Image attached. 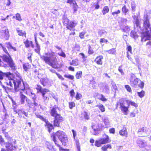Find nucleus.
<instances>
[{
	"label": "nucleus",
	"mask_w": 151,
	"mask_h": 151,
	"mask_svg": "<svg viewBox=\"0 0 151 151\" xmlns=\"http://www.w3.org/2000/svg\"><path fill=\"white\" fill-rule=\"evenodd\" d=\"M137 93L139 97L141 98L144 96L145 92L142 90L140 92H138Z\"/></svg>",
	"instance_id": "obj_41"
},
{
	"label": "nucleus",
	"mask_w": 151,
	"mask_h": 151,
	"mask_svg": "<svg viewBox=\"0 0 151 151\" xmlns=\"http://www.w3.org/2000/svg\"><path fill=\"white\" fill-rule=\"evenodd\" d=\"M111 83L113 88L114 90L115 91H116L117 89V87L116 84L113 80L111 81Z\"/></svg>",
	"instance_id": "obj_38"
},
{
	"label": "nucleus",
	"mask_w": 151,
	"mask_h": 151,
	"mask_svg": "<svg viewBox=\"0 0 151 151\" xmlns=\"http://www.w3.org/2000/svg\"><path fill=\"white\" fill-rule=\"evenodd\" d=\"M119 133L122 136H127V132L126 128L125 127H123L122 129L120 131Z\"/></svg>",
	"instance_id": "obj_26"
},
{
	"label": "nucleus",
	"mask_w": 151,
	"mask_h": 151,
	"mask_svg": "<svg viewBox=\"0 0 151 151\" xmlns=\"http://www.w3.org/2000/svg\"><path fill=\"white\" fill-rule=\"evenodd\" d=\"M75 106V104L73 102L69 103V107L70 109H72L73 107Z\"/></svg>",
	"instance_id": "obj_53"
},
{
	"label": "nucleus",
	"mask_w": 151,
	"mask_h": 151,
	"mask_svg": "<svg viewBox=\"0 0 151 151\" xmlns=\"http://www.w3.org/2000/svg\"><path fill=\"white\" fill-rule=\"evenodd\" d=\"M125 87L128 91L130 93L132 92V91L131 88L129 85H125Z\"/></svg>",
	"instance_id": "obj_47"
},
{
	"label": "nucleus",
	"mask_w": 151,
	"mask_h": 151,
	"mask_svg": "<svg viewBox=\"0 0 151 151\" xmlns=\"http://www.w3.org/2000/svg\"><path fill=\"white\" fill-rule=\"evenodd\" d=\"M129 10L126 7L125 5H124L122 8V13L125 15H126L127 13L129 12Z\"/></svg>",
	"instance_id": "obj_32"
},
{
	"label": "nucleus",
	"mask_w": 151,
	"mask_h": 151,
	"mask_svg": "<svg viewBox=\"0 0 151 151\" xmlns=\"http://www.w3.org/2000/svg\"><path fill=\"white\" fill-rule=\"evenodd\" d=\"M70 64L74 66H77L78 65V60L76 59L72 60V62L70 63Z\"/></svg>",
	"instance_id": "obj_33"
},
{
	"label": "nucleus",
	"mask_w": 151,
	"mask_h": 151,
	"mask_svg": "<svg viewBox=\"0 0 151 151\" xmlns=\"http://www.w3.org/2000/svg\"><path fill=\"white\" fill-rule=\"evenodd\" d=\"M64 76L65 77L71 80H73L74 78L73 76L70 74H65L64 75Z\"/></svg>",
	"instance_id": "obj_45"
},
{
	"label": "nucleus",
	"mask_w": 151,
	"mask_h": 151,
	"mask_svg": "<svg viewBox=\"0 0 151 151\" xmlns=\"http://www.w3.org/2000/svg\"><path fill=\"white\" fill-rule=\"evenodd\" d=\"M106 51L109 54H115L116 52V50L114 48H112L109 50H107Z\"/></svg>",
	"instance_id": "obj_40"
},
{
	"label": "nucleus",
	"mask_w": 151,
	"mask_h": 151,
	"mask_svg": "<svg viewBox=\"0 0 151 151\" xmlns=\"http://www.w3.org/2000/svg\"><path fill=\"white\" fill-rule=\"evenodd\" d=\"M117 104L120 106L121 111L124 113L125 115L127 114V111L130 105L133 106L135 107L138 106L137 104L134 102L128 100H125L124 99H120Z\"/></svg>",
	"instance_id": "obj_4"
},
{
	"label": "nucleus",
	"mask_w": 151,
	"mask_h": 151,
	"mask_svg": "<svg viewBox=\"0 0 151 151\" xmlns=\"http://www.w3.org/2000/svg\"><path fill=\"white\" fill-rule=\"evenodd\" d=\"M11 75V73L10 72L3 73L0 70V80H2L3 79L4 77H8Z\"/></svg>",
	"instance_id": "obj_22"
},
{
	"label": "nucleus",
	"mask_w": 151,
	"mask_h": 151,
	"mask_svg": "<svg viewBox=\"0 0 151 151\" xmlns=\"http://www.w3.org/2000/svg\"><path fill=\"white\" fill-rule=\"evenodd\" d=\"M1 36L2 38L6 40L8 39L9 35L8 29L4 28L3 29L1 30Z\"/></svg>",
	"instance_id": "obj_14"
},
{
	"label": "nucleus",
	"mask_w": 151,
	"mask_h": 151,
	"mask_svg": "<svg viewBox=\"0 0 151 151\" xmlns=\"http://www.w3.org/2000/svg\"><path fill=\"white\" fill-rule=\"evenodd\" d=\"M24 43L26 47L27 48H28L30 46H31L32 48H34V45L32 41H29L27 40L24 42Z\"/></svg>",
	"instance_id": "obj_21"
},
{
	"label": "nucleus",
	"mask_w": 151,
	"mask_h": 151,
	"mask_svg": "<svg viewBox=\"0 0 151 151\" xmlns=\"http://www.w3.org/2000/svg\"><path fill=\"white\" fill-rule=\"evenodd\" d=\"M40 81L43 86H45L47 83H48V80L47 78H41L40 80Z\"/></svg>",
	"instance_id": "obj_29"
},
{
	"label": "nucleus",
	"mask_w": 151,
	"mask_h": 151,
	"mask_svg": "<svg viewBox=\"0 0 151 151\" xmlns=\"http://www.w3.org/2000/svg\"><path fill=\"white\" fill-rule=\"evenodd\" d=\"M137 142L138 145L140 147H144L147 145L146 142L141 139H138Z\"/></svg>",
	"instance_id": "obj_18"
},
{
	"label": "nucleus",
	"mask_w": 151,
	"mask_h": 151,
	"mask_svg": "<svg viewBox=\"0 0 151 151\" xmlns=\"http://www.w3.org/2000/svg\"><path fill=\"white\" fill-rule=\"evenodd\" d=\"M101 97L100 98V99L103 101H107V99L105 98V97L104 96V95L102 94H101Z\"/></svg>",
	"instance_id": "obj_62"
},
{
	"label": "nucleus",
	"mask_w": 151,
	"mask_h": 151,
	"mask_svg": "<svg viewBox=\"0 0 151 151\" xmlns=\"http://www.w3.org/2000/svg\"><path fill=\"white\" fill-rule=\"evenodd\" d=\"M130 36L135 39L138 37V35L136 32L134 31H132L130 33Z\"/></svg>",
	"instance_id": "obj_28"
},
{
	"label": "nucleus",
	"mask_w": 151,
	"mask_h": 151,
	"mask_svg": "<svg viewBox=\"0 0 151 151\" xmlns=\"http://www.w3.org/2000/svg\"><path fill=\"white\" fill-rule=\"evenodd\" d=\"M12 83L14 84L15 90L16 91H19V90L24 91L25 89V86L27 85L26 83H25L23 82L21 83V81L19 80H9L6 83L7 85L11 87H13Z\"/></svg>",
	"instance_id": "obj_5"
},
{
	"label": "nucleus",
	"mask_w": 151,
	"mask_h": 151,
	"mask_svg": "<svg viewBox=\"0 0 151 151\" xmlns=\"http://www.w3.org/2000/svg\"><path fill=\"white\" fill-rule=\"evenodd\" d=\"M109 11V9L108 6H105L102 11L103 15H104L108 13Z\"/></svg>",
	"instance_id": "obj_31"
},
{
	"label": "nucleus",
	"mask_w": 151,
	"mask_h": 151,
	"mask_svg": "<svg viewBox=\"0 0 151 151\" xmlns=\"http://www.w3.org/2000/svg\"><path fill=\"white\" fill-rule=\"evenodd\" d=\"M99 3L96 2V3H94L95 8L96 9H97L99 8L100 6L99 5Z\"/></svg>",
	"instance_id": "obj_60"
},
{
	"label": "nucleus",
	"mask_w": 151,
	"mask_h": 151,
	"mask_svg": "<svg viewBox=\"0 0 151 151\" xmlns=\"http://www.w3.org/2000/svg\"><path fill=\"white\" fill-rule=\"evenodd\" d=\"M110 142L108 135L105 134L104 138H102L98 140H96L95 142V145L97 147H99L101 144H105L106 143Z\"/></svg>",
	"instance_id": "obj_11"
},
{
	"label": "nucleus",
	"mask_w": 151,
	"mask_h": 151,
	"mask_svg": "<svg viewBox=\"0 0 151 151\" xmlns=\"http://www.w3.org/2000/svg\"><path fill=\"white\" fill-rule=\"evenodd\" d=\"M54 117V126L58 127L60 126V123L63 122L64 119L60 114H58Z\"/></svg>",
	"instance_id": "obj_12"
},
{
	"label": "nucleus",
	"mask_w": 151,
	"mask_h": 151,
	"mask_svg": "<svg viewBox=\"0 0 151 151\" xmlns=\"http://www.w3.org/2000/svg\"><path fill=\"white\" fill-rule=\"evenodd\" d=\"M67 3H69L71 6H72L73 9V13L74 14L77 11L78 6L74 0H67Z\"/></svg>",
	"instance_id": "obj_16"
},
{
	"label": "nucleus",
	"mask_w": 151,
	"mask_h": 151,
	"mask_svg": "<svg viewBox=\"0 0 151 151\" xmlns=\"http://www.w3.org/2000/svg\"><path fill=\"white\" fill-rule=\"evenodd\" d=\"M18 34L19 36H25L26 33L24 31H23L21 30L17 29V30Z\"/></svg>",
	"instance_id": "obj_35"
},
{
	"label": "nucleus",
	"mask_w": 151,
	"mask_h": 151,
	"mask_svg": "<svg viewBox=\"0 0 151 151\" xmlns=\"http://www.w3.org/2000/svg\"><path fill=\"white\" fill-rule=\"evenodd\" d=\"M149 134L150 132L148 128L146 127L139 128L137 132V134L139 135V136L141 137L145 135V133Z\"/></svg>",
	"instance_id": "obj_13"
},
{
	"label": "nucleus",
	"mask_w": 151,
	"mask_h": 151,
	"mask_svg": "<svg viewBox=\"0 0 151 151\" xmlns=\"http://www.w3.org/2000/svg\"><path fill=\"white\" fill-rule=\"evenodd\" d=\"M63 23L64 26L68 29L72 30L77 25L78 22L75 21H70L69 19L65 16L63 18Z\"/></svg>",
	"instance_id": "obj_8"
},
{
	"label": "nucleus",
	"mask_w": 151,
	"mask_h": 151,
	"mask_svg": "<svg viewBox=\"0 0 151 151\" xmlns=\"http://www.w3.org/2000/svg\"><path fill=\"white\" fill-rule=\"evenodd\" d=\"M30 96L31 98H32V100H35V99H36L37 97L35 93H32V92H31Z\"/></svg>",
	"instance_id": "obj_55"
},
{
	"label": "nucleus",
	"mask_w": 151,
	"mask_h": 151,
	"mask_svg": "<svg viewBox=\"0 0 151 151\" xmlns=\"http://www.w3.org/2000/svg\"><path fill=\"white\" fill-rule=\"evenodd\" d=\"M70 96L72 97H73L75 94V93L73 89L70 92Z\"/></svg>",
	"instance_id": "obj_58"
},
{
	"label": "nucleus",
	"mask_w": 151,
	"mask_h": 151,
	"mask_svg": "<svg viewBox=\"0 0 151 151\" xmlns=\"http://www.w3.org/2000/svg\"><path fill=\"white\" fill-rule=\"evenodd\" d=\"M121 21L122 23V25H124V26H125V25L126 24L127 22V20L126 19L121 18Z\"/></svg>",
	"instance_id": "obj_42"
},
{
	"label": "nucleus",
	"mask_w": 151,
	"mask_h": 151,
	"mask_svg": "<svg viewBox=\"0 0 151 151\" xmlns=\"http://www.w3.org/2000/svg\"><path fill=\"white\" fill-rule=\"evenodd\" d=\"M91 47L90 45H89V47H88V53L89 54H92L93 53V50L91 49Z\"/></svg>",
	"instance_id": "obj_64"
},
{
	"label": "nucleus",
	"mask_w": 151,
	"mask_h": 151,
	"mask_svg": "<svg viewBox=\"0 0 151 151\" xmlns=\"http://www.w3.org/2000/svg\"><path fill=\"white\" fill-rule=\"evenodd\" d=\"M82 95L80 93H77L76 96V99L77 100H79L82 97Z\"/></svg>",
	"instance_id": "obj_52"
},
{
	"label": "nucleus",
	"mask_w": 151,
	"mask_h": 151,
	"mask_svg": "<svg viewBox=\"0 0 151 151\" xmlns=\"http://www.w3.org/2000/svg\"><path fill=\"white\" fill-rule=\"evenodd\" d=\"M16 19L17 20L19 21L22 20L21 18L20 14L18 13H17L16 15Z\"/></svg>",
	"instance_id": "obj_46"
},
{
	"label": "nucleus",
	"mask_w": 151,
	"mask_h": 151,
	"mask_svg": "<svg viewBox=\"0 0 151 151\" xmlns=\"http://www.w3.org/2000/svg\"><path fill=\"white\" fill-rule=\"evenodd\" d=\"M30 67L29 64L28 63H24L23 65V69L25 71H27L28 69L30 68Z\"/></svg>",
	"instance_id": "obj_34"
},
{
	"label": "nucleus",
	"mask_w": 151,
	"mask_h": 151,
	"mask_svg": "<svg viewBox=\"0 0 151 151\" xmlns=\"http://www.w3.org/2000/svg\"><path fill=\"white\" fill-rule=\"evenodd\" d=\"M92 128L93 129V130L94 131V132H93V134L96 135H98V133L96 132V131L97 130V129L94 128V126H92Z\"/></svg>",
	"instance_id": "obj_57"
},
{
	"label": "nucleus",
	"mask_w": 151,
	"mask_h": 151,
	"mask_svg": "<svg viewBox=\"0 0 151 151\" xmlns=\"http://www.w3.org/2000/svg\"><path fill=\"white\" fill-rule=\"evenodd\" d=\"M82 72L81 71H78L76 74V76L77 78L79 79L81 77Z\"/></svg>",
	"instance_id": "obj_44"
},
{
	"label": "nucleus",
	"mask_w": 151,
	"mask_h": 151,
	"mask_svg": "<svg viewBox=\"0 0 151 151\" xmlns=\"http://www.w3.org/2000/svg\"><path fill=\"white\" fill-rule=\"evenodd\" d=\"M129 80L131 86L134 88H136L137 87H139L141 88H144V83L141 81V80L139 78H136L133 74L131 73V74Z\"/></svg>",
	"instance_id": "obj_7"
},
{
	"label": "nucleus",
	"mask_w": 151,
	"mask_h": 151,
	"mask_svg": "<svg viewBox=\"0 0 151 151\" xmlns=\"http://www.w3.org/2000/svg\"><path fill=\"white\" fill-rule=\"evenodd\" d=\"M20 98L21 104H24L25 103V101H27L28 98L26 96L22 94L21 92H20Z\"/></svg>",
	"instance_id": "obj_24"
},
{
	"label": "nucleus",
	"mask_w": 151,
	"mask_h": 151,
	"mask_svg": "<svg viewBox=\"0 0 151 151\" xmlns=\"http://www.w3.org/2000/svg\"><path fill=\"white\" fill-rule=\"evenodd\" d=\"M36 116L37 118H40L41 120L44 121L45 122L47 121L46 120H47L46 119L44 118L42 116H41L40 115H36Z\"/></svg>",
	"instance_id": "obj_48"
},
{
	"label": "nucleus",
	"mask_w": 151,
	"mask_h": 151,
	"mask_svg": "<svg viewBox=\"0 0 151 151\" xmlns=\"http://www.w3.org/2000/svg\"><path fill=\"white\" fill-rule=\"evenodd\" d=\"M5 45V46L7 47L9 50L11 51L12 50H13L14 51H16V47L13 46L12 44L9 42L6 43Z\"/></svg>",
	"instance_id": "obj_20"
},
{
	"label": "nucleus",
	"mask_w": 151,
	"mask_h": 151,
	"mask_svg": "<svg viewBox=\"0 0 151 151\" xmlns=\"http://www.w3.org/2000/svg\"><path fill=\"white\" fill-rule=\"evenodd\" d=\"M100 89L104 93H109V87L108 85L107 84L105 85L103 87L101 88Z\"/></svg>",
	"instance_id": "obj_23"
},
{
	"label": "nucleus",
	"mask_w": 151,
	"mask_h": 151,
	"mask_svg": "<svg viewBox=\"0 0 151 151\" xmlns=\"http://www.w3.org/2000/svg\"><path fill=\"white\" fill-rule=\"evenodd\" d=\"M84 118L87 120L89 119V116L86 112H84Z\"/></svg>",
	"instance_id": "obj_51"
},
{
	"label": "nucleus",
	"mask_w": 151,
	"mask_h": 151,
	"mask_svg": "<svg viewBox=\"0 0 151 151\" xmlns=\"http://www.w3.org/2000/svg\"><path fill=\"white\" fill-rule=\"evenodd\" d=\"M104 122L106 126H108V125L109 124V122L108 118L107 117H105L104 118Z\"/></svg>",
	"instance_id": "obj_43"
},
{
	"label": "nucleus",
	"mask_w": 151,
	"mask_h": 151,
	"mask_svg": "<svg viewBox=\"0 0 151 151\" xmlns=\"http://www.w3.org/2000/svg\"><path fill=\"white\" fill-rule=\"evenodd\" d=\"M36 88L38 91L42 93L43 99L44 101H48L49 100V97L50 95V94L48 93L49 92V90L46 88L42 89V87L39 85H37Z\"/></svg>",
	"instance_id": "obj_10"
},
{
	"label": "nucleus",
	"mask_w": 151,
	"mask_h": 151,
	"mask_svg": "<svg viewBox=\"0 0 151 151\" xmlns=\"http://www.w3.org/2000/svg\"><path fill=\"white\" fill-rule=\"evenodd\" d=\"M40 58L43 60L46 63L51 66L54 68H57L58 66L56 64L57 60L55 56L53 54H50L49 57L45 55H40Z\"/></svg>",
	"instance_id": "obj_6"
},
{
	"label": "nucleus",
	"mask_w": 151,
	"mask_h": 151,
	"mask_svg": "<svg viewBox=\"0 0 151 151\" xmlns=\"http://www.w3.org/2000/svg\"><path fill=\"white\" fill-rule=\"evenodd\" d=\"M26 102L27 104V106L29 108H32V106H33L32 102L29 99H27L26 101Z\"/></svg>",
	"instance_id": "obj_37"
},
{
	"label": "nucleus",
	"mask_w": 151,
	"mask_h": 151,
	"mask_svg": "<svg viewBox=\"0 0 151 151\" xmlns=\"http://www.w3.org/2000/svg\"><path fill=\"white\" fill-rule=\"evenodd\" d=\"M16 113H18V115L20 117H23L24 119L26 118L24 116L26 117H28V113L27 112L25 111L23 109H20L17 111H15Z\"/></svg>",
	"instance_id": "obj_15"
},
{
	"label": "nucleus",
	"mask_w": 151,
	"mask_h": 151,
	"mask_svg": "<svg viewBox=\"0 0 151 151\" xmlns=\"http://www.w3.org/2000/svg\"><path fill=\"white\" fill-rule=\"evenodd\" d=\"M47 147V149L49 150H52V149L53 148V146H52L50 144H48V145H46Z\"/></svg>",
	"instance_id": "obj_59"
},
{
	"label": "nucleus",
	"mask_w": 151,
	"mask_h": 151,
	"mask_svg": "<svg viewBox=\"0 0 151 151\" xmlns=\"http://www.w3.org/2000/svg\"><path fill=\"white\" fill-rule=\"evenodd\" d=\"M0 45L2 47L3 50L5 52L8 54V55H4L2 57H1V58L3 59V61L7 63L12 71H15L16 69V66L13 60L8 52L6 49L3 46V45L2 44L0 43ZM1 63H2V62L1 61V57H0V66L2 65Z\"/></svg>",
	"instance_id": "obj_3"
},
{
	"label": "nucleus",
	"mask_w": 151,
	"mask_h": 151,
	"mask_svg": "<svg viewBox=\"0 0 151 151\" xmlns=\"http://www.w3.org/2000/svg\"><path fill=\"white\" fill-rule=\"evenodd\" d=\"M121 11L120 10H118L117 11L112 12V14L113 16H116L117 17V15L120 13Z\"/></svg>",
	"instance_id": "obj_49"
},
{
	"label": "nucleus",
	"mask_w": 151,
	"mask_h": 151,
	"mask_svg": "<svg viewBox=\"0 0 151 151\" xmlns=\"http://www.w3.org/2000/svg\"><path fill=\"white\" fill-rule=\"evenodd\" d=\"M135 24L138 31L141 33V41L145 42L147 40H151V25L150 23L148 15H146L144 16L143 24L144 29L142 30L138 20H136Z\"/></svg>",
	"instance_id": "obj_1"
},
{
	"label": "nucleus",
	"mask_w": 151,
	"mask_h": 151,
	"mask_svg": "<svg viewBox=\"0 0 151 151\" xmlns=\"http://www.w3.org/2000/svg\"><path fill=\"white\" fill-rule=\"evenodd\" d=\"M40 46L39 44H36L35 48V52L38 53L39 55H40Z\"/></svg>",
	"instance_id": "obj_30"
},
{
	"label": "nucleus",
	"mask_w": 151,
	"mask_h": 151,
	"mask_svg": "<svg viewBox=\"0 0 151 151\" xmlns=\"http://www.w3.org/2000/svg\"><path fill=\"white\" fill-rule=\"evenodd\" d=\"M85 32H83L81 33H80L79 36L81 39H83L84 38V36L85 34Z\"/></svg>",
	"instance_id": "obj_54"
},
{
	"label": "nucleus",
	"mask_w": 151,
	"mask_h": 151,
	"mask_svg": "<svg viewBox=\"0 0 151 151\" xmlns=\"http://www.w3.org/2000/svg\"><path fill=\"white\" fill-rule=\"evenodd\" d=\"M136 5L135 2L132 1L131 2V7L132 11L134 12L135 11Z\"/></svg>",
	"instance_id": "obj_36"
},
{
	"label": "nucleus",
	"mask_w": 151,
	"mask_h": 151,
	"mask_svg": "<svg viewBox=\"0 0 151 151\" xmlns=\"http://www.w3.org/2000/svg\"><path fill=\"white\" fill-rule=\"evenodd\" d=\"M8 142H6V145L5 146L8 151H15L16 147L15 146L16 140L14 139H12L10 137L7 138Z\"/></svg>",
	"instance_id": "obj_9"
},
{
	"label": "nucleus",
	"mask_w": 151,
	"mask_h": 151,
	"mask_svg": "<svg viewBox=\"0 0 151 151\" xmlns=\"http://www.w3.org/2000/svg\"><path fill=\"white\" fill-rule=\"evenodd\" d=\"M47 121L45 122L46 124V126H47V128L48 129V131L49 132H50V131L53 129V127L52 125L47 120H46Z\"/></svg>",
	"instance_id": "obj_25"
},
{
	"label": "nucleus",
	"mask_w": 151,
	"mask_h": 151,
	"mask_svg": "<svg viewBox=\"0 0 151 151\" xmlns=\"http://www.w3.org/2000/svg\"><path fill=\"white\" fill-rule=\"evenodd\" d=\"M147 47L148 49H151V41H149L146 44Z\"/></svg>",
	"instance_id": "obj_50"
},
{
	"label": "nucleus",
	"mask_w": 151,
	"mask_h": 151,
	"mask_svg": "<svg viewBox=\"0 0 151 151\" xmlns=\"http://www.w3.org/2000/svg\"><path fill=\"white\" fill-rule=\"evenodd\" d=\"M56 137L58 138L59 139L62 143V144L65 146L68 141V138L65 133L62 131L58 130L56 133H53L52 134L51 137L55 145L59 147L60 150H63L66 151L67 150L62 148L58 144V141L56 139Z\"/></svg>",
	"instance_id": "obj_2"
},
{
	"label": "nucleus",
	"mask_w": 151,
	"mask_h": 151,
	"mask_svg": "<svg viewBox=\"0 0 151 151\" xmlns=\"http://www.w3.org/2000/svg\"><path fill=\"white\" fill-rule=\"evenodd\" d=\"M98 34L101 37H105L107 34V32L105 30L102 29L99 31Z\"/></svg>",
	"instance_id": "obj_27"
},
{
	"label": "nucleus",
	"mask_w": 151,
	"mask_h": 151,
	"mask_svg": "<svg viewBox=\"0 0 151 151\" xmlns=\"http://www.w3.org/2000/svg\"><path fill=\"white\" fill-rule=\"evenodd\" d=\"M96 106L98 107L101 111L103 112L105 111V108L104 106L102 104L98 105Z\"/></svg>",
	"instance_id": "obj_39"
},
{
	"label": "nucleus",
	"mask_w": 151,
	"mask_h": 151,
	"mask_svg": "<svg viewBox=\"0 0 151 151\" xmlns=\"http://www.w3.org/2000/svg\"><path fill=\"white\" fill-rule=\"evenodd\" d=\"M33 106H37L38 104L36 102V99L32 100Z\"/></svg>",
	"instance_id": "obj_61"
},
{
	"label": "nucleus",
	"mask_w": 151,
	"mask_h": 151,
	"mask_svg": "<svg viewBox=\"0 0 151 151\" xmlns=\"http://www.w3.org/2000/svg\"><path fill=\"white\" fill-rule=\"evenodd\" d=\"M76 144L77 146V147L78 149V150H79V151H80V146L79 145V141L78 140H76Z\"/></svg>",
	"instance_id": "obj_63"
},
{
	"label": "nucleus",
	"mask_w": 151,
	"mask_h": 151,
	"mask_svg": "<svg viewBox=\"0 0 151 151\" xmlns=\"http://www.w3.org/2000/svg\"><path fill=\"white\" fill-rule=\"evenodd\" d=\"M57 109H59V108L56 106H54L51 109H50V113L52 116L54 117L58 114H60L57 113Z\"/></svg>",
	"instance_id": "obj_17"
},
{
	"label": "nucleus",
	"mask_w": 151,
	"mask_h": 151,
	"mask_svg": "<svg viewBox=\"0 0 151 151\" xmlns=\"http://www.w3.org/2000/svg\"><path fill=\"white\" fill-rule=\"evenodd\" d=\"M58 55L60 56H61L65 58L66 57V55L64 52H63L62 50L61 51V52L60 53H58Z\"/></svg>",
	"instance_id": "obj_56"
},
{
	"label": "nucleus",
	"mask_w": 151,
	"mask_h": 151,
	"mask_svg": "<svg viewBox=\"0 0 151 151\" xmlns=\"http://www.w3.org/2000/svg\"><path fill=\"white\" fill-rule=\"evenodd\" d=\"M103 57L102 55H99L97 56L94 60L95 62L98 64L101 65L103 63L102 60Z\"/></svg>",
	"instance_id": "obj_19"
}]
</instances>
